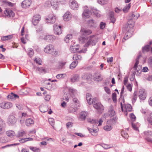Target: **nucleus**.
<instances>
[{
  "instance_id": "nucleus-12",
  "label": "nucleus",
  "mask_w": 152,
  "mask_h": 152,
  "mask_svg": "<svg viewBox=\"0 0 152 152\" xmlns=\"http://www.w3.org/2000/svg\"><path fill=\"white\" fill-rule=\"evenodd\" d=\"M69 5L71 9L76 10L79 7V4L75 0H71L70 1Z\"/></svg>"
},
{
  "instance_id": "nucleus-8",
  "label": "nucleus",
  "mask_w": 152,
  "mask_h": 152,
  "mask_svg": "<svg viewBox=\"0 0 152 152\" xmlns=\"http://www.w3.org/2000/svg\"><path fill=\"white\" fill-rule=\"evenodd\" d=\"M54 46L52 44L47 45L44 49V51L47 53H52L54 51Z\"/></svg>"
},
{
  "instance_id": "nucleus-45",
  "label": "nucleus",
  "mask_w": 152,
  "mask_h": 152,
  "mask_svg": "<svg viewBox=\"0 0 152 152\" xmlns=\"http://www.w3.org/2000/svg\"><path fill=\"white\" fill-rule=\"evenodd\" d=\"M81 57L80 55L77 54H74L73 57V59L74 60H80L81 59Z\"/></svg>"
},
{
  "instance_id": "nucleus-28",
  "label": "nucleus",
  "mask_w": 152,
  "mask_h": 152,
  "mask_svg": "<svg viewBox=\"0 0 152 152\" xmlns=\"http://www.w3.org/2000/svg\"><path fill=\"white\" fill-rule=\"evenodd\" d=\"M7 97L9 99H12L18 98L19 96L13 93H11L10 95L7 96Z\"/></svg>"
},
{
  "instance_id": "nucleus-17",
  "label": "nucleus",
  "mask_w": 152,
  "mask_h": 152,
  "mask_svg": "<svg viewBox=\"0 0 152 152\" xmlns=\"http://www.w3.org/2000/svg\"><path fill=\"white\" fill-rule=\"evenodd\" d=\"M139 16L140 15L139 14L136 13H131L129 15V23L130 22H131L133 19H137Z\"/></svg>"
},
{
  "instance_id": "nucleus-26",
  "label": "nucleus",
  "mask_w": 152,
  "mask_h": 152,
  "mask_svg": "<svg viewBox=\"0 0 152 152\" xmlns=\"http://www.w3.org/2000/svg\"><path fill=\"white\" fill-rule=\"evenodd\" d=\"M94 79L95 80L97 81H99L102 80L103 78L101 75L99 74H96L94 76Z\"/></svg>"
},
{
  "instance_id": "nucleus-15",
  "label": "nucleus",
  "mask_w": 152,
  "mask_h": 152,
  "mask_svg": "<svg viewBox=\"0 0 152 152\" xmlns=\"http://www.w3.org/2000/svg\"><path fill=\"white\" fill-rule=\"evenodd\" d=\"M5 126V122L0 118V135H2L4 133Z\"/></svg>"
},
{
  "instance_id": "nucleus-27",
  "label": "nucleus",
  "mask_w": 152,
  "mask_h": 152,
  "mask_svg": "<svg viewBox=\"0 0 152 152\" xmlns=\"http://www.w3.org/2000/svg\"><path fill=\"white\" fill-rule=\"evenodd\" d=\"M117 118L116 117H113L107 121V124H112L116 123L117 122Z\"/></svg>"
},
{
  "instance_id": "nucleus-29",
  "label": "nucleus",
  "mask_w": 152,
  "mask_h": 152,
  "mask_svg": "<svg viewBox=\"0 0 152 152\" xmlns=\"http://www.w3.org/2000/svg\"><path fill=\"white\" fill-rule=\"evenodd\" d=\"M88 113L85 111H82L80 113V118L82 121L85 120L86 119V116L88 115Z\"/></svg>"
},
{
  "instance_id": "nucleus-31",
  "label": "nucleus",
  "mask_w": 152,
  "mask_h": 152,
  "mask_svg": "<svg viewBox=\"0 0 152 152\" xmlns=\"http://www.w3.org/2000/svg\"><path fill=\"white\" fill-rule=\"evenodd\" d=\"M36 71H38V72L40 74H45L46 72V70L44 68H43L42 67H38L36 69Z\"/></svg>"
},
{
  "instance_id": "nucleus-48",
  "label": "nucleus",
  "mask_w": 152,
  "mask_h": 152,
  "mask_svg": "<svg viewBox=\"0 0 152 152\" xmlns=\"http://www.w3.org/2000/svg\"><path fill=\"white\" fill-rule=\"evenodd\" d=\"M121 135L123 137L126 139H128L129 137L128 134L123 130L121 132Z\"/></svg>"
},
{
  "instance_id": "nucleus-37",
  "label": "nucleus",
  "mask_w": 152,
  "mask_h": 152,
  "mask_svg": "<svg viewBox=\"0 0 152 152\" xmlns=\"http://www.w3.org/2000/svg\"><path fill=\"white\" fill-rule=\"evenodd\" d=\"M110 124H107V125L104 127V130L107 131H110L112 129V127Z\"/></svg>"
},
{
  "instance_id": "nucleus-41",
  "label": "nucleus",
  "mask_w": 152,
  "mask_h": 152,
  "mask_svg": "<svg viewBox=\"0 0 152 152\" xmlns=\"http://www.w3.org/2000/svg\"><path fill=\"white\" fill-rule=\"evenodd\" d=\"M88 130L91 133V134L94 136L95 135V133L97 132V129H91L90 128H88Z\"/></svg>"
},
{
  "instance_id": "nucleus-52",
  "label": "nucleus",
  "mask_w": 152,
  "mask_h": 152,
  "mask_svg": "<svg viewBox=\"0 0 152 152\" xmlns=\"http://www.w3.org/2000/svg\"><path fill=\"white\" fill-rule=\"evenodd\" d=\"M131 5L130 4H129L128 5H126L125 6L124 8L123 9V11L125 12H128L129 10V9Z\"/></svg>"
},
{
  "instance_id": "nucleus-23",
  "label": "nucleus",
  "mask_w": 152,
  "mask_h": 152,
  "mask_svg": "<svg viewBox=\"0 0 152 152\" xmlns=\"http://www.w3.org/2000/svg\"><path fill=\"white\" fill-rule=\"evenodd\" d=\"M115 113L112 106L110 107L108 112V115L109 116H112L115 115Z\"/></svg>"
},
{
  "instance_id": "nucleus-42",
  "label": "nucleus",
  "mask_w": 152,
  "mask_h": 152,
  "mask_svg": "<svg viewBox=\"0 0 152 152\" xmlns=\"http://www.w3.org/2000/svg\"><path fill=\"white\" fill-rule=\"evenodd\" d=\"M78 63L77 61H74L72 62L70 65V68L71 69H73L75 68Z\"/></svg>"
},
{
  "instance_id": "nucleus-16",
  "label": "nucleus",
  "mask_w": 152,
  "mask_h": 152,
  "mask_svg": "<svg viewBox=\"0 0 152 152\" xmlns=\"http://www.w3.org/2000/svg\"><path fill=\"white\" fill-rule=\"evenodd\" d=\"M139 97L140 99L144 100L146 98V93L144 89H140L139 92Z\"/></svg>"
},
{
  "instance_id": "nucleus-19",
  "label": "nucleus",
  "mask_w": 152,
  "mask_h": 152,
  "mask_svg": "<svg viewBox=\"0 0 152 152\" xmlns=\"http://www.w3.org/2000/svg\"><path fill=\"white\" fill-rule=\"evenodd\" d=\"M59 4L58 0H52L51 1V6L54 9H56L58 7Z\"/></svg>"
},
{
  "instance_id": "nucleus-59",
  "label": "nucleus",
  "mask_w": 152,
  "mask_h": 152,
  "mask_svg": "<svg viewBox=\"0 0 152 152\" xmlns=\"http://www.w3.org/2000/svg\"><path fill=\"white\" fill-rule=\"evenodd\" d=\"M48 120L50 125L52 126H53L54 122V120L53 118H48Z\"/></svg>"
},
{
  "instance_id": "nucleus-13",
  "label": "nucleus",
  "mask_w": 152,
  "mask_h": 152,
  "mask_svg": "<svg viewBox=\"0 0 152 152\" xmlns=\"http://www.w3.org/2000/svg\"><path fill=\"white\" fill-rule=\"evenodd\" d=\"M41 20V17L40 15L37 14L35 15L33 17L32 22L34 25L35 26L38 24Z\"/></svg>"
},
{
  "instance_id": "nucleus-64",
  "label": "nucleus",
  "mask_w": 152,
  "mask_h": 152,
  "mask_svg": "<svg viewBox=\"0 0 152 152\" xmlns=\"http://www.w3.org/2000/svg\"><path fill=\"white\" fill-rule=\"evenodd\" d=\"M51 6V1H46L45 3L44 6L45 7H49Z\"/></svg>"
},
{
  "instance_id": "nucleus-46",
  "label": "nucleus",
  "mask_w": 152,
  "mask_h": 152,
  "mask_svg": "<svg viewBox=\"0 0 152 152\" xmlns=\"http://www.w3.org/2000/svg\"><path fill=\"white\" fill-rule=\"evenodd\" d=\"M132 126L133 129L135 130H138V128L140 126V124L138 123H137L136 124H134L133 123H132Z\"/></svg>"
},
{
  "instance_id": "nucleus-35",
  "label": "nucleus",
  "mask_w": 152,
  "mask_h": 152,
  "mask_svg": "<svg viewBox=\"0 0 152 152\" xmlns=\"http://www.w3.org/2000/svg\"><path fill=\"white\" fill-rule=\"evenodd\" d=\"M6 133L7 136L11 137H12L15 135V132L12 130L7 131Z\"/></svg>"
},
{
  "instance_id": "nucleus-22",
  "label": "nucleus",
  "mask_w": 152,
  "mask_h": 152,
  "mask_svg": "<svg viewBox=\"0 0 152 152\" xmlns=\"http://www.w3.org/2000/svg\"><path fill=\"white\" fill-rule=\"evenodd\" d=\"M4 13L6 16H9V17L11 16L13 17L15 15L14 12L11 10H10L8 9L6 10Z\"/></svg>"
},
{
  "instance_id": "nucleus-51",
  "label": "nucleus",
  "mask_w": 152,
  "mask_h": 152,
  "mask_svg": "<svg viewBox=\"0 0 152 152\" xmlns=\"http://www.w3.org/2000/svg\"><path fill=\"white\" fill-rule=\"evenodd\" d=\"M72 38V36L71 34H69L67 35L65 38V41L67 42L69 39H71Z\"/></svg>"
},
{
  "instance_id": "nucleus-1",
  "label": "nucleus",
  "mask_w": 152,
  "mask_h": 152,
  "mask_svg": "<svg viewBox=\"0 0 152 152\" xmlns=\"http://www.w3.org/2000/svg\"><path fill=\"white\" fill-rule=\"evenodd\" d=\"M79 42L81 44L86 43L84 45L85 47H88L89 45L92 46L96 45L97 42V38L95 35L90 36L89 37H80L78 39Z\"/></svg>"
},
{
  "instance_id": "nucleus-5",
  "label": "nucleus",
  "mask_w": 152,
  "mask_h": 152,
  "mask_svg": "<svg viewBox=\"0 0 152 152\" xmlns=\"http://www.w3.org/2000/svg\"><path fill=\"white\" fill-rule=\"evenodd\" d=\"M12 106V103L7 102H3L0 103V107L4 109H8Z\"/></svg>"
},
{
  "instance_id": "nucleus-33",
  "label": "nucleus",
  "mask_w": 152,
  "mask_h": 152,
  "mask_svg": "<svg viewBox=\"0 0 152 152\" xmlns=\"http://www.w3.org/2000/svg\"><path fill=\"white\" fill-rule=\"evenodd\" d=\"M13 37V35H10L2 37L1 38V40L3 41L8 40L12 39Z\"/></svg>"
},
{
  "instance_id": "nucleus-10",
  "label": "nucleus",
  "mask_w": 152,
  "mask_h": 152,
  "mask_svg": "<svg viewBox=\"0 0 152 152\" xmlns=\"http://www.w3.org/2000/svg\"><path fill=\"white\" fill-rule=\"evenodd\" d=\"M31 3V0H24L22 2L21 6L22 7L26 9L29 7Z\"/></svg>"
},
{
  "instance_id": "nucleus-14",
  "label": "nucleus",
  "mask_w": 152,
  "mask_h": 152,
  "mask_svg": "<svg viewBox=\"0 0 152 152\" xmlns=\"http://www.w3.org/2000/svg\"><path fill=\"white\" fill-rule=\"evenodd\" d=\"M141 56V54H139V56L137 57L136 59V62L134 64V65L133 67V69L134 70L136 69L138 70H141V67L140 66H138L139 64V60Z\"/></svg>"
},
{
  "instance_id": "nucleus-57",
  "label": "nucleus",
  "mask_w": 152,
  "mask_h": 152,
  "mask_svg": "<svg viewBox=\"0 0 152 152\" xmlns=\"http://www.w3.org/2000/svg\"><path fill=\"white\" fill-rule=\"evenodd\" d=\"M19 144V143H14V144H13L7 145L5 146L2 147L1 148H4L6 147H9L11 146H15V145H18Z\"/></svg>"
},
{
  "instance_id": "nucleus-54",
  "label": "nucleus",
  "mask_w": 152,
  "mask_h": 152,
  "mask_svg": "<svg viewBox=\"0 0 152 152\" xmlns=\"http://www.w3.org/2000/svg\"><path fill=\"white\" fill-rule=\"evenodd\" d=\"M7 141V138L5 137H1L0 138V142L1 143H6Z\"/></svg>"
},
{
  "instance_id": "nucleus-3",
  "label": "nucleus",
  "mask_w": 152,
  "mask_h": 152,
  "mask_svg": "<svg viewBox=\"0 0 152 152\" xmlns=\"http://www.w3.org/2000/svg\"><path fill=\"white\" fill-rule=\"evenodd\" d=\"M56 20V17L53 14H49L45 19V21L46 23L51 24L54 23Z\"/></svg>"
},
{
  "instance_id": "nucleus-30",
  "label": "nucleus",
  "mask_w": 152,
  "mask_h": 152,
  "mask_svg": "<svg viewBox=\"0 0 152 152\" xmlns=\"http://www.w3.org/2000/svg\"><path fill=\"white\" fill-rule=\"evenodd\" d=\"M91 75L90 74L84 73L82 76V78L83 79L89 80L91 79Z\"/></svg>"
},
{
  "instance_id": "nucleus-47",
  "label": "nucleus",
  "mask_w": 152,
  "mask_h": 152,
  "mask_svg": "<svg viewBox=\"0 0 152 152\" xmlns=\"http://www.w3.org/2000/svg\"><path fill=\"white\" fill-rule=\"evenodd\" d=\"M25 135V133L23 130H21L19 131L18 132V134L17 135V137H23Z\"/></svg>"
},
{
  "instance_id": "nucleus-18",
  "label": "nucleus",
  "mask_w": 152,
  "mask_h": 152,
  "mask_svg": "<svg viewBox=\"0 0 152 152\" xmlns=\"http://www.w3.org/2000/svg\"><path fill=\"white\" fill-rule=\"evenodd\" d=\"M44 38L45 40L48 42H51L55 39L56 37L53 35H48L45 36Z\"/></svg>"
},
{
  "instance_id": "nucleus-20",
  "label": "nucleus",
  "mask_w": 152,
  "mask_h": 152,
  "mask_svg": "<svg viewBox=\"0 0 152 152\" xmlns=\"http://www.w3.org/2000/svg\"><path fill=\"white\" fill-rule=\"evenodd\" d=\"M71 18V15L68 12H66L64 15L63 18L64 20L65 21H68L70 20Z\"/></svg>"
},
{
  "instance_id": "nucleus-2",
  "label": "nucleus",
  "mask_w": 152,
  "mask_h": 152,
  "mask_svg": "<svg viewBox=\"0 0 152 152\" xmlns=\"http://www.w3.org/2000/svg\"><path fill=\"white\" fill-rule=\"evenodd\" d=\"M15 114L12 113L8 116L7 119V123L10 125H14L17 121V119L15 117Z\"/></svg>"
},
{
  "instance_id": "nucleus-24",
  "label": "nucleus",
  "mask_w": 152,
  "mask_h": 152,
  "mask_svg": "<svg viewBox=\"0 0 152 152\" xmlns=\"http://www.w3.org/2000/svg\"><path fill=\"white\" fill-rule=\"evenodd\" d=\"M79 78L80 77L77 74L74 75L70 79V81L72 82H75L78 81Z\"/></svg>"
},
{
  "instance_id": "nucleus-55",
  "label": "nucleus",
  "mask_w": 152,
  "mask_h": 152,
  "mask_svg": "<svg viewBox=\"0 0 152 152\" xmlns=\"http://www.w3.org/2000/svg\"><path fill=\"white\" fill-rule=\"evenodd\" d=\"M137 98V92L136 91H135L133 94V97L132 101V102H135Z\"/></svg>"
},
{
  "instance_id": "nucleus-58",
  "label": "nucleus",
  "mask_w": 152,
  "mask_h": 152,
  "mask_svg": "<svg viewBox=\"0 0 152 152\" xmlns=\"http://www.w3.org/2000/svg\"><path fill=\"white\" fill-rule=\"evenodd\" d=\"M148 63L149 65L152 67V57L149 58L148 60Z\"/></svg>"
},
{
  "instance_id": "nucleus-7",
  "label": "nucleus",
  "mask_w": 152,
  "mask_h": 152,
  "mask_svg": "<svg viewBox=\"0 0 152 152\" xmlns=\"http://www.w3.org/2000/svg\"><path fill=\"white\" fill-rule=\"evenodd\" d=\"M84 11L83 13V17L84 18H88L91 15V12L88 9L87 6H85L83 7Z\"/></svg>"
},
{
  "instance_id": "nucleus-40",
  "label": "nucleus",
  "mask_w": 152,
  "mask_h": 152,
  "mask_svg": "<svg viewBox=\"0 0 152 152\" xmlns=\"http://www.w3.org/2000/svg\"><path fill=\"white\" fill-rule=\"evenodd\" d=\"M68 90L71 95H75L76 94V90L74 89L70 88H69Z\"/></svg>"
},
{
  "instance_id": "nucleus-36",
  "label": "nucleus",
  "mask_w": 152,
  "mask_h": 152,
  "mask_svg": "<svg viewBox=\"0 0 152 152\" xmlns=\"http://www.w3.org/2000/svg\"><path fill=\"white\" fill-rule=\"evenodd\" d=\"M88 26L90 27H94L96 25V22L92 19L89 20L88 21Z\"/></svg>"
},
{
  "instance_id": "nucleus-49",
  "label": "nucleus",
  "mask_w": 152,
  "mask_h": 152,
  "mask_svg": "<svg viewBox=\"0 0 152 152\" xmlns=\"http://www.w3.org/2000/svg\"><path fill=\"white\" fill-rule=\"evenodd\" d=\"M66 76V75L65 74H58L56 77L57 79H61L65 77Z\"/></svg>"
},
{
  "instance_id": "nucleus-34",
  "label": "nucleus",
  "mask_w": 152,
  "mask_h": 152,
  "mask_svg": "<svg viewBox=\"0 0 152 152\" xmlns=\"http://www.w3.org/2000/svg\"><path fill=\"white\" fill-rule=\"evenodd\" d=\"M40 110L42 113H45L48 109V106H41L39 107Z\"/></svg>"
},
{
  "instance_id": "nucleus-53",
  "label": "nucleus",
  "mask_w": 152,
  "mask_h": 152,
  "mask_svg": "<svg viewBox=\"0 0 152 152\" xmlns=\"http://www.w3.org/2000/svg\"><path fill=\"white\" fill-rule=\"evenodd\" d=\"M108 0H98V2L101 5H104L107 3Z\"/></svg>"
},
{
  "instance_id": "nucleus-61",
  "label": "nucleus",
  "mask_w": 152,
  "mask_h": 152,
  "mask_svg": "<svg viewBox=\"0 0 152 152\" xmlns=\"http://www.w3.org/2000/svg\"><path fill=\"white\" fill-rule=\"evenodd\" d=\"M106 24L103 22H101L100 24V28L101 29H104L105 26Z\"/></svg>"
},
{
  "instance_id": "nucleus-50",
  "label": "nucleus",
  "mask_w": 152,
  "mask_h": 152,
  "mask_svg": "<svg viewBox=\"0 0 152 152\" xmlns=\"http://www.w3.org/2000/svg\"><path fill=\"white\" fill-rule=\"evenodd\" d=\"M147 120L149 124L152 125V112L149 115V116L147 118Z\"/></svg>"
},
{
  "instance_id": "nucleus-43",
  "label": "nucleus",
  "mask_w": 152,
  "mask_h": 152,
  "mask_svg": "<svg viewBox=\"0 0 152 152\" xmlns=\"http://www.w3.org/2000/svg\"><path fill=\"white\" fill-rule=\"evenodd\" d=\"M150 46L149 45H147L145 46L142 48V52L143 53L148 52L149 50Z\"/></svg>"
},
{
  "instance_id": "nucleus-44",
  "label": "nucleus",
  "mask_w": 152,
  "mask_h": 152,
  "mask_svg": "<svg viewBox=\"0 0 152 152\" xmlns=\"http://www.w3.org/2000/svg\"><path fill=\"white\" fill-rule=\"evenodd\" d=\"M29 148L34 152H40V150L39 148L35 147L30 146Z\"/></svg>"
},
{
  "instance_id": "nucleus-60",
  "label": "nucleus",
  "mask_w": 152,
  "mask_h": 152,
  "mask_svg": "<svg viewBox=\"0 0 152 152\" xmlns=\"http://www.w3.org/2000/svg\"><path fill=\"white\" fill-rule=\"evenodd\" d=\"M36 62L37 64H38L39 65H41V60L39 58H35L34 60Z\"/></svg>"
},
{
  "instance_id": "nucleus-56",
  "label": "nucleus",
  "mask_w": 152,
  "mask_h": 152,
  "mask_svg": "<svg viewBox=\"0 0 152 152\" xmlns=\"http://www.w3.org/2000/svg\"><path fill=\"white\" fill-rule=\"evenodd\" d=\"M92 10L93 12L94 13L96 16L97 17H99L100 16V14L99 13V11L94 9H92Z\"/></svg>"
},
{
  "instance_id": "nucleus-21",
  "label": "nucleus",
  "mask_w": 152,
  "mask_h": 152,
  "mask_svg": "<svg viewBox=\"0 0 152 152\" xmlns=\"http://www.w3.org/2000/svg\"><path fill=\"white\" fill-rule=\"evenodd\" d=\"M80 32L83 34L86 35H89L92 33V31L90 30L84 28H82L80 31Z\"/></svg>"
},
{
  "instance_id": "nucleus-63",
  "label": "nucleus",
  "mask_w": 152,
  "mask_h": 152,
  "mask_svg": "<svg viewBox=\"0 0 152 152\" xmlns=\"http://www.w3.org/2000/svg\"><path fill=\"white\" fill-rule=\"evenodd\" d=\"M5 3L7 5L11 7H13L14 5V4L9 1H6Z\"/></svg>"
},
{
  "instance_id": "nucleus-32",
  "label": "nucleus",
  "mask_w": 152,
  "mask_h": 152,
  "mask_svg": "<svg viewBox=\"0 0 152 152\" xmlns=\"http://www.w3.org/2000/svg\"><path fill=\"white\" fill-rule=\"evenodd\" d=\"M34 121L32 118H28L26 120V126H30L31 125L34 124Z\"/></svg>"
},
{
  "instance_id": "nucleus-4",
  "label": "nucleus",
  "mask_w": 152,
  "mask_h": 152,
  "mask_svg": "<svg viewBox=\"0 0 152 152\" xmlns=\"http://www.w3.org/2000/svg\"><path fill=\"white\" fill-rule=\"evenodd\" d=\"M93 104L94 107L96 109L103 110L104 109L103 106L100 103L98 102L96 98L93 99Z\"/></svg>"
},
{
  "instance_id": "nucleus-9",
  "label": "nucleus",
  "mask_w": 152,
  "mask_h": 152,
  "mask_svg": "<svg viewBox=\"0 0 152 152\" xmlns=\"http://www.w3.org/2000/svg\"><path fill=\"white\" fill-rule=\"evenodd\" d=\"M54 33L55 34L58 35L61 34L62 33L61 27L57 24H55L53 26Z\"/></svg>"
},
{
  "instance_id": "nucleus-39",
  "label": "nucleus",
  "mask_w": 152,
  "mask_h": 152,
  "mask_svg": "<svg viewBox=\"0 0 152 152\" xmlns=\"http://www.w3.org/2000/svg\"><path fill=\"white\" fill-rule=\"evenodd\" d=\"M77 48L75 46H70V50L73 53H75V52H77V50H78L79 48H78V46H77Z\"/></svg>"
},
{
  "instance_id": "nucleus-6",
  "label": "nucleus",
  "mask_w": 152,
  "mask_h": 152,
  "mask_svg": "<svg viewBox=\"0 0 152 152\" xmlns=\"http://www.w3.org/2000/svg\"><path fill=\"white\" fill-rule=\"evenodd\" d=\"M87 121L88 122L92 124H94L92 125L93 126H97L98 123H99L98 126H101L102 125V123L103 122V121L101 119H100L98 121L95 119H93L91 118H89L87 119Z\"/></svg>"
},
{
  "instance_id": "nucleus-62",
  "label": "nucleus",
  "mask_w": 152,
  "mask_h": 152,
  "mask_svg": "<svg viewBox=\"0 0 152 152\" xmlns=\"http://www.w3.org/2000/svg\"><path fill=\"white\" fill-rule=\"evenodd\" d=\"M66 62H60L59 63V65L58 67L59 68H62L63 66L65 65Z\"/></svg>"
},
{
  "instance_id": "nucleus-25",
  "label": "nucleus",
  "mask_w": 152,
  "mask_h": 152,
  "mask_svg": "<svg viewBox=\"0 0 152 152\" xmlns=\"http://www.w3.org/2000/svg\"><path fill=\"white\" fill-rule=\"evenodd\" d=\"M86 99L88 103L91 104L93 103V99L91 100V94L89 93H87L86 94Z\"/></svg>"
},
{
  "instance_id": "nucleus-11",
  "label": "nucleus",
  "mask_w": 152,
  "mask_h": 152,
  "mask_svg": "<svg viewBox=\"0 0 152 152\" xmlns=\"http://www.w3.org/2000/svg\"><path fill=\"white\" fill-rule=\"evenodd\" d=\"M146 139L148 141L152 143V132L145 131L144 132Z\"/></svg>"
},
{
  "instance_id": "nucleus-38",
  "label": "nucleus",
  "mask_w": 152,
  "mask_h": 152,
  "mask_svg": "<svg viewBox=\"0 0 152 152\" xmlns=\"http://www.w3.org/2000/svg\"><path fill=\"white\" fill-rule=\"evenodd\" d=\"M124 107L125 108L126 110L130 112L132 110V107L130 104H128L126 105L125 104H124Z\"/></svg>"
}]
</instances>
